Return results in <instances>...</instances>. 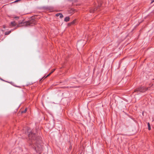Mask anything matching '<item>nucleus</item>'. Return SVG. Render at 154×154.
I'll return each instance as SVG.
<instances>
[{"mask_svg":"<svg viewBox=\"0 0 154 154\" xmlns=\"http://www.w3.org/2000/svg\"><path fill=\"white\" fill-rule=\"evenodd\" d=\"M28 137L29 139H32V143L34 144V146L35 149L36 151H40L42 149V146L41 145H38L37 143H35V141L34 140V138L35 137V135L31 132L28 134Z\"/></svg>","mask_w":154,"mask_h":154,"instance_id":"1","label":"nucleus"},{"mask_svg":"<svg viewBox=\"0 0 154 154\" xmlns=\"http://www.w3.org/2000/svg\"><path fill=\"white\" fill-rule=\"evenodd\" d=\"M32 21H26V22H19L17 27H18L22 26H32L34 25L33 23H32Z\"/></svg>","mask_w":154,"mask_h":154,"instance_id":"2","label":"nucleus"},{"mask_svg":"<svg viewBox=\"0 0 154 154\" xmlns=\"http://www.w3.org/2000/svg\"><path fill=\"white\" fill-rule=\"evenodd\" d=\"M148 89V88H144L143 86H140L135 90V91H139L140 92H144Z\"/></svg>","mask_w":154,"mask_h":154,"instance_id":"3","label":"nucleus"},{"mask_svg":"<svg viewBox=\"0 0 154 154\" xmlns=\"http://www.w3.org/2000/svg\"><path fill=\"white\" fill-rule=\"evenodd\" d=\"M17 25V23L15 21L11 22V25L12 26H14Z\"/></svg>","mask_w":154,"mask_h":154,"instance_id":"4","label":"nucleus"},{"mask_svg":"<svg viewBox=\"0 0 154 154\" xmlns=\"http://www.w3.org/2000/svg\"><path fill=\"white\" fill-rule=\"evenodd\" d=\"M69 20V17H66L64 19V21L66 22L68 21Z\"/></svg>","mask_w":154,"mask_h":154,"instance_id":"5","label":"nucleus"},{"mask_svg":"<svg viewBox=\"0 0 154 154\" xmlns=\"http://www.w3.org/2000/svg\"><path fill=\"white\" fill-rule=\"evenodd\" d=\"M55 69H53L52 70V71L49 74H48L45 78L49 76L52 73H53L55 70Z\"/></svg>","mask_w":154,"mask_h":154,"instance_id":"6","label":"nucleus"},{"mask_svg":"<svg viewBox=\"0 0 154 154\" xmlns=\"http://www.w3.org/2000/svg\"><path fill=\"white\" fill-rule=\"evenodd\" d=\"M11 32V31H9L8 32H5V35H8Z\"/></svg>","mask_w":154,"mask_h":154,"instance_id":"7","label":"nucleus"},{"mask_svg":"<svg viewBox=\"0 0 154 154\" xmlns=\"http://www.w3.org/2000/svg\"><path fill=\"white\" fill-rule=\"evenodd\" d=\"M148 129L150 130L151 129L150 125L149 123H148Z\"/></svg>","mask_w":154,"mask_h":154,"instance_id":"8","label":"nucleus"},{"mask_svg":"<svg viewBox=\"0 0 154 154\" xmlns=\"http://www.w3.org/2000/svg\"><path fill=\"white\" fill-rule=\"evenodd\" d=\"M75 21L76 20H74L72 22H71L72 25H74V24H75Z\"/></svg>","mask_w":154,"mask_h":154,"instance_id":"9","label":"nucleus"},{"mask_svg":"<svg viewBox=\"0 0 154 154\" xmlns=\"http://www.w3.org/2000/svg\"><path fill=\"white\" fill-rule=\"evenodd\" d=\"M26 110H27V109L26 108L25 110L23 111H22L21 112V113H25L26 112Z\"/></svg>","mask_w":154,"mask_h":154,"instance_id":"10","label":"nucleus"},{"mask_svg":"<svg viewBox=\"0 0 154 154\" xmlns=\"http://www.w3.org/2000/svg\"><path fill=\"white\" fill-rule=\"evenodd\" d=\"M59 16H60V18H62L63 17V15L62 14H60V15Z\"/></svg>","mask_w":154,"mask_h":154,"instance_id":"11","label":"nucleus"},{"mask_svg":"<svg viewBox=\"0 0 154 154\" xmlns=\"http://www.w3.org/2000/svg\"><path fill=\"white\" fill-rule=\"evenodd\" d=\"M60 14V13H58L56 14V16H59Z\"/></svg>","mask_w":154,"mask_h":154,"instance_id":"12","label":"nucleus"},{"mask_svg":"<svg viewBox=\"0 0 154 154\" xmlns=\"http://www.w3.org/2000/svg\"><path fill=\"white\" fill-rule=\"evenodd\" d=\"M72 25V24L71 23H69V24H68V25H69V26H71V25Z\"/></svg>","mask_w":154,"mask_h":154,"instance_id":"13","label":"nucleus"},{"mask_svg":"<svg viewBox=\"0 0 154 154\" xmlns=\"http://www.w3.org/2000/svg\"><path fill=\"white\" fill-rule=\"evenodd\" d=\"M95 11V9H94V11L91 10L90 11V12H93L94 11Z\"/></svg>","mask_w":154,"mask_h":154,"instance_id":"14","label":"nucleus"},{"mask_svg":"<svg viewBox=\"0 0 154 154\" xmlns=\"http://www.w3.org/2000/svg\"><path fill=\"white\" fill-rule=\"evenodd\" d=\"M20 1V0H16V1H15L14 2H18L19 1Z\"/></svg>","mask_w":154,"mask_h":154,"instance_id":"15","label":"nucleus"},{"mask_svg":"<svg viewBox=\"0 0 154 154\" xmlns=\"http://www.w3.org/2000/svg\"><path fill=\"white\" fill-rule=\"evenodd\" d=\"M14 18L16 19H18L19 18V17H15Z\"/></svg>","mask_w":154,"mask_h":154,"instance_id":"16","label":"nucleus"},{"mask_svg":"<svg viewBox=\"0 0 154 154\" xmlns=\"http://www.w3.org/2000/svg\"><path fill=\"white\" fill-rule=\"evenodd\" d=\"M152 1L151 3H152L154 2V0H152Z\"/></svg>","mask_w":154,"mask_h":154,"instance_id":"17","label":"nucleus"},{"mask_svg":"<svg viewBox=\"0 0 154 154\" xmlns=\"http://www.w3.org/2000/svg\"><path fill=\"white\" fill-rule=\"evenodd\" d=\"M4 27V28H5V26H4V27Z\"/></svg>","mask_w":154,"mask_h":154,"instance_id":"18","label":"nucleus"}]
</instances>
